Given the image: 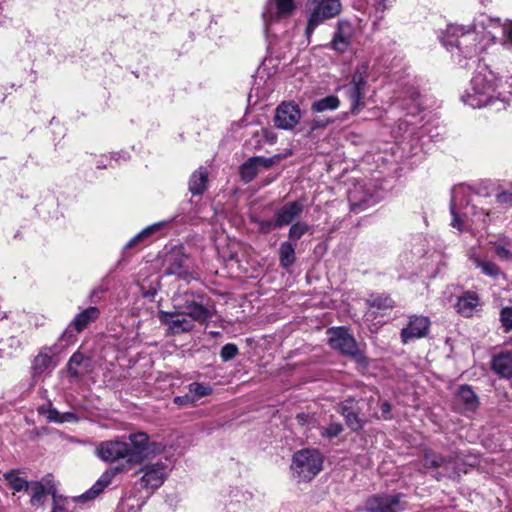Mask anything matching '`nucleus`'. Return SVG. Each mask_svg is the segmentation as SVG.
<instances>
[{
  "mask_svg": "<svg viewBox=\"0 0 512 512\" xmlns=\"http://www.w3.org/2000/svg\"><path fill=\"white\" fill-rule=\"evenodd\" d=\"M97 456L110 463V469L106 470L95 484L84 494L75 498L77 502H87L96 498L112 481L117 473L129 471L142 464L154 450H96Z\"/></svg>",
  "mask_w": 512,
  "mask_h": 512,
  "instance_id": "obj_1",
  "label": "nucleus"
},
{
  "mask_svg": "<svg viewBox=\"0 0 512 512\" xmlns=\"http://www.w3.org/2000/svg\"><path fill=\"white\" fill-rule=\"evenodd\" d=\"M463 102L472 108L492 107L495 111L506 108V98H501L497 92L496 78L492 71L483 68L474 73L471 87L462 96Z\"/></svg>",
  "mask_w": 512,
  "mask_h": 512,
  "instance_id": "obj_2",
  "label": "nucleus"
},
{
  "mask_svg": "<svg viewBox=\"0 0 512 512\" xmlns=\"http://www.w3.org/2000/svg\"><path fill=\"white\" fill-rule=\"evenodd\" d=\"M480 33L474 29H465L463 26L450 25L446 30L443 39L444 46L451 50L456 49L453 53L454 57H458V63L461 64V57L464 59H472L477 56L480 51Z\"/></svg>",
  "mask_w": 512,
  "mask_h": 512,
  "instance_id": "obj_3",
  "label": "nucleus"
},
{
  "mask_svg": "<svg viewBox=\"0 0 512 512\" xmlns=\"http://www.w3.org/2000/svg\"><path fill=\"white\" fill-rule=\"evenodd\" d=\"M323 462L320 450H297L290 465L292 478L297 482L311 481L322 471Z\"/></svg>",
  "mask_w": 512,
  "mask_h": 512,
  "instance_id": "obj_4",
  "label": "nucleus"
},
{
  "mask_svg": "<svg viewBox=\"0 0 512 512\" xmlns=\"http://www.w3.org/2000/svg\"><path fill=\"white\" fill-rule=\"evenodd\" d=\"M329 335V345L346 357L352 358L359 365L366 367L368 365L364 352L359 347L357 341L346 327H334L327 331Z\"/></svg>",
  "mask_w": 512,
  "mask_h": 512,
  "instance_id": "obj_5",
  "label": "nucleus"
},
{
  "mask_svg": "<svg viewBox=\"0 0 512 512\" xmlns=\"http://www.w3.org/2000/svg\"><path fill=\"white\" fill-rule=\"evenodd\" d=\"M306 6L309 16L305 32L308 37L317 26L336 17L342 8L339 0H308Z\"/></svg>",
  "mask_w": 512,
  "mask_h": 512,
  "instance_id": "obj_6",
  "label": "nucleus"
},
{
  "mask_svg": "<svg viewBox=\"0 0 512 512\" xmlns=\"http://www.w3.org/2000/svg\"><path fill=\"white\" fill-rule=\"evenodd\" d=\"M165 274L175 275L187 282L194 279L190 258L182 247L173 248L166 257Z\"/></svg>",
  "mask_w": 512,
  "mask_h": 512,
  "instance_id": "obj_7",
  "label": "nucleus"
},
{
  "mask_svg": "<svg viewBox=\"0 0 512 512\" xmlns=\"http://www.w3.org/2000/svg\"><path fill=\"white\" fill-rule=\"evenodd\" d=\"M302 118V112L298 104L293 101L280 103L274 115V125L281 130H292Z\"/></svg>",
  "mask_w": 512,
  "mask_h": 512,
  "instance_id": "obj_8",
  "label": "nucleus"
},
{
  "mask_svg": "<svg viewBox=\"0 0 512 512\" xmlns=\"http://www.w3.org/2000/svg\"><path fill=\"white\" fill-rule=\"evenodd\" d=\"M402 494L375 495L370 497L365 504L367 512H402L405 502Z\"/></svg>",
  "mask_w": 512,
  "mask_h": 512,
  "instance_id": "obj_9",
  "label": "nucleus"
},
{
  "mask_svg": "<svg viewBox=\"0 0 512 512\" xmlns=\"http://www.w3.org/2000/svg\"><path fill=\"white\" fill-rule=\"evenodd\" d=\"M100 315V310L95 306H90L78 313L70 322L66 330L61 334L60 340L69 342L75 333H80L91 323L95 322Z\"/></svg>",
  "mask_w": 512,
  "mask_h": 512,
  "instance_id": "obj_10",
  "label": "nucleus"
},
{
  "mask_svg": "<svg viewBox=\"0 0 512 512\" xmlns=\"http://www.w3.org/2000/svg\"><path fill=\"white\" fill-rule=\"evenodd\" d=\"M294 10V0H268L262 14L265 26L291 16Z\"/></svg>",
  "mask_w": 512,
  "mask_h": 512,
  "instance_id": "obj_11",
  "label": "nucleus"
},
{
  "mask_svg": "<svg viewBox=\"0 0 512 512\" xmlns=\"http://www.w3.org/2000/svg\"><path fill=\"white\" fill-rule=\"evenodd\" d=\"M158 317L160 322L166 325L173 335L190 332L194 328L192 320L188 319L180 310L175 312L160 311Z\"/></svg>",
  "mask_w": 512,
  "mask_h": 512,
  "instance_id": "obj_12",
  "label": "nucleus"
},
{
  "mask_svg": "<svg viewBox=\"0 0 512 512\" xmlns=\"http://www.w3.org/2000/svg\"><path fill=\"white\" fill-rule=\"evenodd\" d=\"M55 354V346H44L40 349L31 361L30 373L32 379L36 380L44 373L54 369L56 363L53 362V356Z\"/></svg>",
  "mask_w": 512,
  "mask_h": 512,
  "instance_id": "obj_13",
  "label": "nucleus"
},
{
  "mask_svg": "<svg viewBox=\"0 0 512 512\" xmlns=\"http://www.w3.org/2000/svg\"><path fill=\"white\" fill-rule=\"evenodd\" d=\"M99 448H157L149 442V436L144 432L132 433L126 439L125 436L101 443Z\"/></svg>",
  "mask_w": 512,
  "mask_h": 512,
  "instance_id": "obj_14",
  "label": "nucleus"
},
{
  "mask_svg": "<svg viewBox=\"0 0 512 512\" xmlns=\"http://www.w3.org/2000/svg\"><path fill=\"white\" fill-rule=\"evenodd\" d=\"M429 327V318L417 315L410 316L407 326L401 330L402 342L407 344L411 340L425 337L428 334Z\"/></svg>",
  "mask_w": 512,
  "mask_h": 512,
  "instance_id": "obj_15",
  "label": "nucleus"
},
{
  "mask_svg": "<svg viewBox=\"0 0 512 512\" xmlns=\"http://www.w3.org/2000/svg\"><path fill=\"white\" fill-rule=\"evenodd\" d=\"M360 410L359 402L353 398L346 399L337 408V412L344 417L347 426L353 431L364 426L365 420L360 416Z\"/></svg>",
  "mask_w": 512,
  "mask_h": 512,
  "instance_id": "obj_16",
  "label": "nucleus"
},
{
  "mask_svg": "<svg viewBox=\"0 0 512 512\" xmlns=\"http://www.w3.org/2000/svg\"><path fill=\"white\" fill-rule=\"evenodd\" d=\"M479 398L470 385H461L455 395V406L464 415L474 414L479 407Z\"/></svg>",
  "mask_w": 512,
  "mask_h": 512,
  "instance_id": "obj_17",
  "label": "nucleus"
},
{
  "mask_svg": "<svg viewBox=\"0 0 512 512\" xmlns=\"http://www.w3.org/2000/svg\"><path fill=\"white\" fill-rule=\"evenodd\" d=\"M354 28L348 20H339L331 41V47L339 53H344L351 45Z\"/></svg>",
  "mask_w": 512,
  "mask_h": 512,
  "instance_id": "obj_18",
  "label": "nucleus"
},
{
  "mask_svg": "<svg viewBox=\"0 0 512 512\" xmlns=\"http://www.w3.org/2000/svg\"><path fill=\"white\" fill-rule=\"evenodd\" d=\"M166 469L167 466L161 462L145 465L142 468V471H144L141 478L142 487L153 489L160 487L166 478Z\"/></svg>",
  "mask_w": 512,
  "mask_h": 512,
  "instance_id": "obj_19",
  "label": "nucleus"
},
{
  "mask_svg": "<svg viewBox=\"0 0 512 512\" xmlns=\"http://www.w3.org/2000/svg\"><path fill=\"white\" fill-rule=\"evenodd\" d=\"M303 210L304 204L300 201H292L284 204L274 214L276 224H278L280 228L291 224L294 219L302 214Z\"/></svg>",
  "mask_w": 512,
  "mask_h": 512,
  "instance_id": "obj_20",
  "label": "nucleus"
},
{
  "mask_svg": "<svg viewBox=\"0 0 512 512\" xmlns=\"http://www.w3.org/2000/svg\"><path fill=\"white\" fill-rule=\"evenodd\" d=\"M492 370L500 377H512V353L502 352L492 359Z\"/></svg>",
  "mask_w": 512,
  "mask_h": 512,
  "instance_id": "obj_21",
  "label": "nucleus"
},
{
  "mask_svg": "<svg viewBox=\"0 0 512 512\" xmlns=\"http://www.w3.org/2000/svg\"><path fill=\"white\" fill-rule=\"evenodd\" d=\"M479 305V297L475 292H465L456 303L457 312L464 317H471Z\"/></svg>",
  "mask_w": 512,
  "mask_h": 512,
  "instance_id": "obj_22",
  "label": "nucleus"
},
{
  "mask_svg": "<svg viewBox=\"0 0 512 512\" xmlns=\"http://www.w3.org/2000/svg\"><path fill=\"white\" fill-rule=\"evenodd\" d=\"M208 171L204 167H200L194 171L189 180V191L192 195H201L207 188Z\"/></svg>",
  "mask_w": 512,
  "mask_h": 512,
  "instance_id": "obj_23",
  "label": "nucleus"
},
{
  "mask_svg": "<svg viewBox=\"0 0 512 512\" xmlns=\"http://www.w3.org/2000/svg\"><path fill=\"white\" fill-rule=\"evenodd\" d=\"M182 312L187 318L189 317L193 323L198 322L200 324H204L212 317L210 311L206 308L203 302L195 306H182Z\"/></svg>",
  "mask_w": 512,
  "mask_h": 512,
  "instance_id": "obj_24",
  "label": "nucleus"
},
{
  "mask_svg": "<svg viewBox=\"0 0 512 512\" xmlns=\"http://www.w3.org/2000/svg\"><path fill=\"white\" fill-rule=\"evenodd\" d=\"M90 362V359L85 357L80 352H75L69 359L67 363V372L68 375L73 379H79L83 372L80 371L78 368L81 366H84L85 368L88 367Z\"/></svg>",
  "mask_w": 512,
  "mask_h": 512,
  "instance_id": "obj_25",
  "label": "nucleus"
},
{
  "mask_svg": "<svg viewBox=\"0 0 512 512\" xmlns=\"http://www.w3.org/2000/svg\"><path fill=\"white\" fill-rule=\"evenodd\" d=\"M279 261H280L281 267L286 268V269L295 263V261H296L295 247L291 242L285 241L280 244Z\"/></svg>",
  "mask_w": 512,
  "mask_h": 512,
  "instance_id": "obj_26",
  "label": "nucleus"
},
{
  "mask_svg": "<svg viewBox=\"0 0 512 512\" xmlns=\"http://www.w3.org/2000/svg\"><path fill=\"white\" fill-rule=\"evenodd\" d=\"M340 105V100L335 95H329L322 99L316 100L311 105L312 112L321 113L324 111L336 110Z\"/></svg>",
  "mask_w": 512,
  "mask_h": 512,
  "instance_id": "obj_27",
  "label": "nucleus"
},
{
  "mask_svg": "<svg viewBox=\"0 0 512 512\" xmlns=\"http://www.w3.org/2000/svg\"><path fill=\"white\" fill-rule=\"evenodd\" d=\"M366 304L369 307L376 308L378 310H388L393 308L394 301L388 295L372 294L366 300Z\"/></svg>",
  "mask_w": 512,
  "mask_h": 512,
  "instance_id": "obj_28",
  "label": "nucleus"
},
{
  "mask_svg": "<svg viewBox=\"0 0 512 512\" xmlns=\"http://www.w3.org/2000/svg\"><path fill=\"white\" fill-rule=\"evenodd\" d=\"M346 93L348 95V98L351 102V110L352 113H357L358 107L362 102V99L364 98L365 91L352 84L351 82L346 86Z\"/></svg>",
  "mask_w": 512,
  "mask_h": 512,
  "instance_id": "obj_29",
  "label": "nucleus"
},
{
  "mask_svg": "<svg viewBox=\"0 0 512 512\" xmlns=\"http://www.w3.org/2000/svg\"><path fill=\"white\" fill-rule=\"evenodd\" d=\"M166 222H158L154 223L145 229H143L141 232H139L137 235H135L133 238H131L127 244L125 245V249H130L138 245L140 242H142L144 239L149 237L151 234H153L155 231L159 230L163 225H165Z\"/></svg>",
  "mask_w": 512,
  "mask_h": 512,
  "instance_id": "obj_30",
  "label": "nucleus"
},
{
  "mask_svg": "<svg viewBox=\"0 0 512 512\" xmlns=\"http://www.w3.org/2000/svg\"><path fill=\"white\" fill-rule=\"evenodd\" d=\"M369 63L368 62H362L361 64L357 65L356 70L352 76L351 83L362 88L365 91V87L367 85V79L369 76Z\"/></svg>",
  "mask_w": 512,
  "mask_h": 512,
  "instance_id": "obj_31",
  "label": "nucleus"
},
{
  "mask_svg": "<svg viewBox=\"0 0 512 512\" xmlns=\"http://www.w3.org/2000/svg\"><path fill=\"white\" fill-rule=\"evenodd\" d=\"M255 160L251 157L240 166V176L245 183H249L257 175L258 166Z\"/></svg>",
  "mask_w": 512,
  "mask_h": 512,
  "instance_id": "obj_32",
  "label": "nucleus"
},
{
  "mask_svg": "<svg viewBox=\"0 0 512 512\" xmlns=\"http://www.w3.org/2000/svg\"><path fill=\"white\" fill-rule=\"evenodd\" d=\"M201 302H203L202 295L186 292L183 296L174 299V307L182 311V306H195Z\"/></svg>",
  "mask_w": 512,
  "mask_h": 512,
  "instance_id": "obj_33",
  "label": "nucleus"
},
{
  "mask_svg": "<svg viewBox=\"0 0 512 512\" xmlns=\"http://www.w3.org/2000/svg\"><path fill=\"white\" fill-rule=\"evenodd\" d=\"M5 480L9 483L11 488L16 491H27L29 488V482L24 478L20 477L15 471H10L4 474Z\"/></svg>",
  "mask_w": 512,
  "mask_h": 512,
  "instance_id": "obj_34",
  "label": "nucleus"
},
{
  "mask_svg": "<svg viewBox=\"0 0 512 512\" xmlns=\"http://www.w3.org/2000/svg\"><path fill=\"white\" fill-rule=\"evenodd\" d=\"M28 490H30V492H31L30 502L33 506H36V505H39L40 503H42L43 497L46 493L45 486L42 482H38V481L30 482Z\"/></svg>",
  "mask_w": 512,
  "mask_h": 512,
  "instance_id": "obj_35",
  "label": "nucleus"
},
{
  "mask_svg": "<svg viewBox=\"0 0 512 512\" xmlns=\"http://www.w3.org/2000/svg\"><path fill=\"white\" fill-rule=\"evenodd\" d=\"M474 263L477 268L481 269V272L487 276L496 278L501 274V270L497 264L491 261H482L480 259H475Z\"/></svg>",
  "mask_w": 512,
  "mask_h": 512,
  "instance_id": "obj_36",
  "label": "nucleus"
},
{
  "mask_svg": "<svg viewBox=\"0 0 512 512\" xmlns=\"http://www.w3.org/2000/svg\"><path fill=\"white\" fill-rule=\"evenodd\" d=\"M348 199L350 202L351 209L356 212L364 209L369 202V199H367L366 197H364L363 199L358 197L357 189L349 191Z\"/></svg>",
  "mask_w": 512,
  "mask_h": 512,
  "instance_id": "obj_37",
  "label": "nucleus"
},
{
  "mask_svg": "<svg viewBox=\"0 0 512 512\" xmlns=\"http://www.w3.org/2000/svg\"><path fill=\"white\" fill-rule=\"evenodd\" d=\"M309 230L308 224L305 222L293 223L289 229L288 237L290 240L300 239Z\"/></svg>",
  "mask_w": 512,
  "mask_h": 512,
  "instance_id": "obj_38",
  "label": "nucleus"
},
{
  "mask_svg": "<svg viewBox=\"0 0 512 512\" xmlns=\"http://www.w3.org/2000/svg\"><path fill=\"white\" fill-rule=\"evenodd\" d=\"M343 431V425L338 422H332L328 426L321 429V435L325 438L332 439L340 435Z\"/></svg>",
  "mask_w": 512,
  "mask_h": 512,
  "instance_id": "obj_39",
  "label": "nucleus"
},
{
  "mask_svg": "<svg viewBox=\"0 0 512 512\" xmlns=\"http://www.w3.org/2000/svg\"><path fill=\"white\" fill-rule=\"evenodd\" d=\"M239 353L238 347L233 343L225 344L220 351L222 361L228 362L232 360Z\"/></svg>",
  "mask_w": 512,
  "mask_h": 512,
  "instance_id": "obj_40",
  "label": "nucleus"
},
{
  "mask_svg": "<svg viewBox=\"0 0 512 512\" xmlns=\"http://www.w3.org/2000/svg\"><path fill=\"white\" fill-rule=\"evenodd\" d=\"M189 391L194 393L197 398H201L210 395L212 388L202 383L194 382L189 385Z\"/></svg>",
  "mask_w": 512,
  "mask_h": 512,
  "instance_id": "obj_41",
  "label": "nucleus"
},
{
  "mask_svg": "<svg viewBox=\"0 0 512 512\" xmlns=\"http://www.w3.org/2000/svg\"><path fill=\"white\" fill-rule=\"evenodd\" d=\"M500 321L505 331L512 330V307H504L501 309Z\"/></svg>",
  "mask_w": 512,
  "mask_h": 512,
  "instance_id": "obj_42",
  "label": "nucleus"
},
{
  "mask_svg": "<svg viewBox=\"0 0 512 512\" xmlns=\"http://www.w3.org/2000/svg\"><path fill=\"white\" fill-rule=\"evenodd\" d=\"M258 224H259V231L264 234L270 233L272 230L280 228V226H278V224H276L275 217H273V219H269V220H260L258 222Z\"/></svg>",
  "mask_w": 512,
  "mask_h": 512,
  "instance_id": "obj_43",
  "label": "nucleus"
},
{
  "mask_svg": "<svg viewBox=\"0 0 512 512\" xmlns=\"http://www.w3.org/2000/svg\"><path fill=\"white\" fill-rule=\"evenodd\" d=\"M258 167H264V168H270L272 167L278 160L279 156H273V157H262V156H255L253 157Z\"/></svg>",
  "mask_w": 512,
  "mask_h": 512,
  "instance_id": "obj_44",
  "label": "nucleus"
},
{
  "mask_svg": "<svg viewBox=\"0 0 512 512\" xmlns=\"http://www.w3.org/2000/svg\"><path fill=\"white\" fill-rule=\"evenodd\" d=\"M65 503L66 498L53 493V508L51 512H68Z\"/></svg>",
  "mask_w": 512,
  "mask_h": 512,
  "instance_id": "obj_45",
  "label": "nucleus"
},
{
  "mask_svg": "<svg viewBox=\"0 0 512 512\" xmlns=\"http://www.w3.org/2000/svg\"><path fill=\"white\" fill-rule=\"evenodd\" d=\"M494 252L501 259L509 260L512 258V252L503 245H496L494 247Z\"/></svg>",
  "mask_w": 512,
  "mask_h": 512,
  "instance_id": "obj_46",
  "label": "nucleus"
},
{
  "mask_svg": "<svg viewBox=\"0 0 512 512\" xmlns=\"http://www.w3.org/2000/svg\"><path fill=\"white\" fill-rule=\"evenodd\" d=\"M411 101L413 102V108L410 109L409 113L415 114L421 108V102L419 100V94L416 91L411 92L410 94Z\"/></svg>",
  "mask_w": 512,
  "mask_h": 512,
  "instance_id": "obj_47",
  "label": "nucleus"
},
{
  "mask_svg": "<svg viewBox=\"0 0 512 512\" xmlns=\"http://www.w3.org/2000/svg\"><path fill=\"white\" fill-rule=\"evenodd\" d=\"M61 417H62V413L59 412L57 409L50 408L48 410L47 418H48L49 421L56 422V423H62Z\"/></svg>",
  "mask_w": 512,
  "mask_h": 512,
  "instance_id": "obj_48",
  "label": "nucleus"
},
{
  "mask_svg": "<svg viewBox=\"0 0 512 512\" xmlns=\"http://www.w3.org/2000/svg\"><path fill=\"white\" fill-rule=\"evenodd\" d=\"M62 423L69 422L75 423L78 422L79 417L73 412H64L61 417Z\"/></svg>",
  "mask_w": 512,
  "mask_h": 512,
  "instance_id": "obj_49",
  "label": "nucleus"
},
{
  "mask_svg": "<svg viewBox=\"0 0 512 512\" xmlns=\"http://www.w3.org/2000/svg\"><path fill=\"white\" fill-rule=\"evenodd\" d=\"M194 399L190 395L177 396L174 398V403L180 406L192 403Z\"/></svg>",
  "mask_w": 512,
  "mask_h": 512,
  "instance_id": "obj_50",
  "label": "nucleus"
},
{
  "mask_svg": "<svg viewBox=\"0 0 512 512\" xmlns=\"http://www.w3.org/2000/svg\"><path fill=\"white\" fill-rule=\"evenodd\" d=\"M440 462H441V459H437L435 456L433 455H427L425 457V463L424 465L426 467H438L440 466Z\"/></svg>",
  "mask_w": 512,
  "mask_h": 512,
  "instance_id": "obj_51",
  "label": "nucleus"
},
{
  "mask_svg": "<svg viewBox=\"0 0 512 512\" xmlns=\"http://www.w3.org/2000/svg\"><path fill=\"white\" fill-rule=\"evenodd\" d=\"M327 124H328V122L324 121L322 119H314L310 123V130H311V132L315 131L318 128L325 127Z\"/></svg>",
  "mask_w": 512,
  "mask_h": 512,
  "instance_id": "obj_52",
  "label": "nucleus"
},
{
  "mask_svg": "<svg viewBox=\"0 0 512 512\" xmlns=\"http://www.w3.org/2000/svg\"><path fill=\"white\" fill-rule=\"evenodd\" d=\"M391 405L388 402L381 404V413L384 419H390Z\"/></svg>",
  "mask_w": 512,
  "mask_h": 512,
  "instance_id": "obj_53",
  "label": "nucleus"
},
{
  "mask_svg": "<svg viewBox=\"0 0 512 512\" xmlns=\"http://www.w3.org/2000/svg\"><path fill=\"white\" fill-rule=\"evenodd\" d=\"M375 1H376L378 9L385 10V9L389 8L395 0H375Z\"/></svg>",
  "mask_w": 512,
  "mask_h": 512,
  "instance_id": "obj_54",
  "label": "nucleus"
},
{
  "mask_svg": "<svg viewBox=\"0 0 512 512\" xmlns=\"http://www.w3.org/2000/svg\"><path fill=\"white\" fill-rule=\"evenodd\" d=\"M451 213L453 215V220L451 222V225L455 228L460 229V218L458 214L455 212L454 208H451Z\"/></svg>",
  "mask_w": 512,
  "mask_h": 512,
  "instance_id": "obj_55",
  "label": "nucleus"
},
{
  "mask_svg": "<svg viewBox=\"0 0 512 512\" xmlns=\"http://www.w3.org/2000/svg\"><path fill=\"white\" fill-rule=\"evenodd\" d=\"M512 200V195L510 193H501L498 195V201L502 203H506Z\"/></svg>",
  "mask_w": 512,
  "mask_h": 512,
  "instance_id": "obj_56",
  "label": "nucleus"
},
{
  "mask_svg": "<svg viewBox=\"0 0 512 512\" xmlns=\"http://www.w3.org/2000/svg\"><path fill=\"white\" fill-rule=\"evenodd\" d=\"M265 138L268 141L273 142L276 139V136L274 134L270 135L268 131H265Z\"/></svg>",
  "mask_w": 512,
  "mask_h": 512,
  "instance_id": "obj_57",
  "label": "nucleus"
},
{
  "mask_svg": "<svg viewBox=\"0 0 512 512\" xmlns=\"http://www.w3.org/2000/svg\"><path fill=\"white\" fill-rule=\"evenodd\" d=\"M8 341H10V346H13L14 344H18V340L14 337H9Z\"/></svg>",
  "mask_w": 512,
  "mask_h": 512,
  "instance_id": "obj_58",
  "label": "nucleus"
},
{
  "mask_svg": "<svg viewBox=\"0 0 512 512\" xmlns=\"http://www.w3.org/2000/svg\"><path fill=\"white\" fill-rule=\"evenodd\" d=\"M3 338L0 339V356L5 353V349L2 347Z\"/></svg>",
  "mask_w": 512,
  "mask_h": 512,
  "instance_id": "obj_59",
  "label": "nucleus"
}]
</instances>
